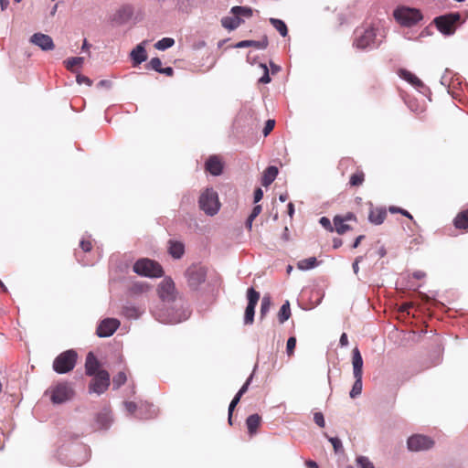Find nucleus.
<instances>
[{"mask_svg": "<svg viewBox=\"0 0 468 468\" xmlns=\"http://www.w3.org/2000/svg\"><path fill=\"white\" fill-rule=\"evenodd\" d=\"M155 320L162 324H177L186 320L190 312L185 306L184 301H174V303H161L152 311Z\"/></svg>", "mask_w": 468, "mask_h": 468, "instance_id": "1", "label": "nucleus"}, {"mask_svg": "<svg viewBox=\"0 0 468 468\" xmlns=\"http://www.w3.org/2000/svg\"><path fill=\"white\" fill-rule=\"evenodd\" d=\"M396 21L403 27H413L422 20L420 10L405 5L398 6L393 12Z\"/></svg>", "mask_w": 468, "mask_h": 468, "instance_id": "2", "label": "nucleus"}, {"mask_svg": "<svg viewBox=\"0 0 468 468\" xmlns=\"http://www.w3.org/2000/svg\"><path fill=\"white\" fill-rule=\"evenodd\" d=\"M353 45L362 50L378 48L379 43L377 40L376 30L373 27L356 28L354 32Z\"/></svg>", "mask_w": 468, "mask_h": 468, "instance_id": "3", "label": "nucleus"}, {"mask_svg": "<svg viewBox=\"0 0 468 468\" xmlns=\"http://www.w3.org/2000/svg\"><path fill=\"white\" fill-rule=\"evenodd\" d=\"M133 271L140 275L149 278H159L164 274L162 266L148 258L139 259L133 266Z\"/></svg>", "mask_w": 468, "mask_h": 468, "instance_id": "4", "label": "nucleus"}, {"mask_svg": "<svg viewBox=\"0 0 468 468\" xmlns=\"http://www.w3.org/2000/svg\"><path fill=\"white\" fill-rule=\"evenodd\" d=\"M77 352L69 349L59 354L53 361V369L58 374H66L71 371L77 362Z\"/></svg>", "mask_w": 468, "mask_h": 468, "instance_id": "5", "label": "nucleus"}, {"mask_svg": "<svg viewBox=\"0 0 468 468\" xmlns=\"http://www.w3.org/2000/svg\"><path fill=\"white\" fill-rule=\"evenodd\" d=\"M198 204L207 215L214 216L219 210L218 193L213 188L205 189L199 197Z\"/></svg>", "mask_w": 468, "mask_h": 468, "instance_id": "6", "label": "nucleus"}, {"mask_svg": "<svg viewBox=\"0 0 468 468\" xmlns=\"http://www.w3.org/2000/svg\"><path fill=\"white\" fill-rule=\"evenodd\" d=\"M460 19V14L458 12H454L436 17L434 19V23L441 34L451 36L455 32L456 26Z\"/></svg>", "mask_w": 468, "mask_h": 468, "instance_id": "7", "label": "nucleus"}, {"mask_svg": "<svg viewBox=\"0 0 468 468\" xmlns=\"http://www.w3.org/2000/svg\"><path fill=\"white\" fill-rule=\"evenodd\" d=\"M185 276L188 286L192 290H197L206 281L207 268L198 263L192 264L186 269Z\"/></svg>", "mask_w": 468, "mask_h": 468, "instance_id": "8", "label": "nucleus"}, {"mask_svg": "<svg viewBox=\"0 0 468 468\" xmlns=\"http://www.w3.org/2000/svg\"><path fill=\"white\" fill-rule=\"evenodd\" d=\"M433 445L434 441L431 437L422 434L411 435L407 441V447L410 452L428 451Z\"/></svg>", "mask_w": 468, "mask_h": 468, "instance_id": "9", "label": "nucleus"}, {"mask_svg": "<svg viewBox=\"0 0 468 468\" xmlns=\"http://www.w3.org/2000/svg\"><path fill=\"white\" fill-rule=\"evenodd\" d=\"M70 456L66 461V464L70 466H80L86 463L90 457V449L83 444L75 445L70 450Z\"/></svg>", "mask_w": 468, "mask_h": 468, "instance_id": "10", "label": "nucleus"}, {"mask_svg": "<svg viewBox=\"0 0 468 468\" xmlns=\"http://www.w3.org/2000/svg\"><path fill=\"white\" fill-rule=\"evenodd\" d=\"M110 381L109 373L106 370L101 369L93 376V378L90 383V391L101 395L107 390L110 386Z\"/></svg>", "mask_w": 468, "mask_h": 468, "instance_id": "11", "label": "nucleus"}, {"mask_svg": "<svg viewBox=\"0 0 468 468\" xmlns=\"http://www.w3.org/2000/svg\"><path fill=\"white\" fill-rule=\"evenodd\" d=\"M74 391L69 384L58 383L52 389L51 401L54 404L64 403L73 397Z\"/></svg>", "mask_w": 468, "mask_h": 468, "instance_id": "12", "label": "nucleus"}, {"mask_svg": "<svg viewBox=\"0 0 468 468\" xmlns=\"http://www.w3.org/2000/svg\"><path fill=\"white\" fill-rule=\"evenodd\" d=\"M158 294L162 303H174V301H183L181 298H176L175 293V283L171 279H164L158 286Z\"/></svg>", "mask_w": 468, "mask_h": 468, "instance_id": "13", "label": "nucleus"}, {"mask_svg": "<svg viewBox=\"0 0 468 468\" xmlns=\"http://www.w3.org/2000/svg\"><path fill=\"white\" fill-rule=\"evenodd\" d=\"M248 304L244 314V324H250L254 321L255 306L260 299V293L250 287L247 292Z\"/></svg>", "mask_w": 468, "mask_h": 468, "instance_id": "14", "label": "nucleus"}, {"mask_svg": "<svg viewBox=\"0 0 468 468\" xmlns=\"http://www.w3.org/2000/svg\"><path fill=\"white\" fill-rule=\"evenodd\" d=\"M120 326V321L115 318L103 319L97 327L96 334L99 337H109L112 335Z\"/></svg>", "mask_w": 468, "mask_h": 468, "instance_id": "15", "label": "nucleus"}, {"mask_svg": "<svg viewBox=\"0 0 468 468\" xmlns=\"http://www.w3.org/2000/svg\"><path fill=\"white\" fill-rule=\"evenodd\" d=\"M30 42L43 51H50L55 48L53 39L50 36L43 34V33H35L30 37Z\"/></svg>", "mask_w": 468, "mask_h": 468, "instance_id": "16", "label": "nucleus"}, {"mask_svg": "<svg viewBox=\"0 0 468 468\" xmlns=\"http://www.w3.org/2000/svg\"><path fill=\"white\" fill-rule=\"evenodd\" d=\"M133 16V6L125 5L117 10V12L113 16L112 21L117 25H124L132 19Z\"/></svg>", "mask_w": 468, "mask_h": 468, "instance_id": "17", "label": "nucleus"}, {"mask_svg": "<svg viewBox=\"0 0 468 468\" xmlns=\"http://www.w3.org/2000/svg\"><path fill=\"white\" fill-rule=\"evenodd\" d=\"M145 309L142 306L134 305L131 303H127L123 305L122 314L128 319H138L144 313Z\"/></svg>", "mask_w": 468, "mask_h": 468, "instance_id": "18", "label": "nucleus"}, {"mask_svg": "<svg viewBox=\"0 0 468 468\" xmlns=\"http://www.w3.org/2000/svg\"><path fill=\"white\" fill-rule=\"evenodd\" d=\"M100 362L92 352H89L85 361V371L88 376H94L100 371Z\"/></svg>", "mask_w": 468, "mask_h": 468, "instance_id": "19", "label": "nucleus"}, {"mask_svg": "<svg viewBox=\"0 0 468 468\" xmlns=\"http://www.w3.org/2000/svg\"><path fill=\"white\" fill-rule=\"evenodd\" d=\"M269 45V40L266 36H264L261 40H242L238 42L235 45L236 48H243L253 47L257 49H265Z\"/></svg>", "mask_w": 468, "mask_h": 468, "instance_id": "20", "label": "nucleus"}, {"mask_svg": "<svg viewBox=\"0 0 468 468\" xmlns=\"http://www.w3.org/2000/svg\"><path fill=\"white\" fill-rule=\"evenodd\" d=\"M206 170L212 176H219L222 173L223 165L219 158L216 155L210 156L206 162Z\"/></svg>", "mask_w": 468, "mask_h": 468, "instance_id": "21", "label": "nucleus"}, {"mask_svg": "<svg viewBox=\"0 0 468 468\" xmlns=\"http://www.w3.org/2000/svg\"><path fill=\"white\" fill-rule=\"evenodd\" d=\"M399 76L403 79L404 80L408 81L410 84H411L413 87H415L417 90L423 89L424 83L413 73L410 71L401 69L399 70Z\"/></svg>", "mask_w": 468, "mask_h": 468, "instance_id": "22", "label": "nucleus"}, {"mask_svg": "<svg viewBox=\"0 0 468 468\" xmlns=\"http://www.w3.org/2000/svg\"><path fill=\"white\" fill-rule=\"evenodd\" d=\"M353 375L363 376V358L357 347L352 350Z\"/></svg>", "mask_w": 468, "mask_h": 468, "instance_id": "23", "label": "nucleus"}, {"mask_svg": "<svg viewBox=\"0 0 468 468\" xmlns=\"http://www.w3.org/2000/svg\"><path fill=\"white\" fill-rule=\"evenodd\" d=\"M243 22L244 20L236 15H232L231 16H224L221 18L222 27L229 31L237 29Z\"/></svg>", "mask_w": 468, "mask_h": 468, "instance_id": "24", "label": "nucleus"}, {"mask_svg": "<svg viewBox=\"0 0 468 468\" xmlns=\"http://www.w3.org/2000/svg\"><path fill=\"white\" fill-rule=\"evenodd\" d=\"M157 415V409L149 403H141L137 417L139 419H151Z\"/></svg>", "mask_w": 468, "mask_h": 468, "instance_id": "25", "label": "nucleus"}, {"mask_svg": "<svg viewBox=\"0 0 468 468\" xmlns=\"http://www.w3.org/2000/svg\"><path fill=\"white\" fill-rule=\"evenodd\" d=\"M131 58L134 65H139L147 59V55L143 44H139L131 52Z\"/></svg>", "mask_w": 468, "mask_h": 468, "instance_id": "26", "label": "nucleus"}, {"mask_svg": "<svg viewBox=\"0 0 468 468\" xmlns=\"http://www.w3.org/2000/svg\"><path fill=\"white\" fill-rule=\"evenodd\" d=\"M278 175V168L271 165L265 169L261 177V185L263 186H270L276 178Z\"/></svg>", "mask_w": 468, "mask_h": 468, "instance_id": "27", "label": "nucleus"}, {"mask_svg": "<svg viewBox=\"0 0 468 468\" xmlns=\"http://www.w3.org/2000/svg\"><path fill=\"white\" fill-rule=\"evenodd\" d=\"M169 254L175 259H180L185 253V246L180 241H169Z\"/></svg>", "mask_w": 468, "mask_h": 468, "instance_id": "28", "label": "nucleus"}, {"mask_svg": "<svg viewBox=\"0 0 468 468\" xmlns=\"http://www.w3.org/2000/svg\"><path fill=\"white\" fill-rule=\"evenodd\" d=\"M387 212L384 208L372 209L368 215V220L375 225H380L385 220Z\"/></svg>", "mask_w": 468, "mask_h": 468, "instance_id": "29", "label": "nucleus"}, {"mask_svg": "<svg viewBox=\"0 0 468 468\" xmlns=\"http://www.w3.org/2000/svg\"><path fill=\"white\" fill-rule=\"evenodd\" d=\"M96 420L101 428H109L112 423L111 411L108 409H103L100 413H98Z\"/></svg>", "mask_w": 468, "mask_h": 468, "instance_id": "30", "label": "nucleus"}, {"mask_svg": "<svg viewBox=\"0 0 468 468\" xmlns=\"http://www.w3.org/2000/svg\"><path fill=\"white\" fill-rule=\"evenodd\" d=\"M230 14L236 15L240 18L242 16L249 18V17L252 16L253 10L250 6L236 5V6L231 7Z\"/></svg>", "mask_w": 468, "mask_h": 468, "instance_id": "31", "label": "nucleus"}, {"mask_svg": "<svg viewBox=\"0 0 468 468\" xmlns=\"http://www.w3.org/2000/svg\"><path fill=\"white\" fill-rule=\"evenodd\" d=\"M454 226L457 229H468V208L456 216L454 218Z\"/></svg>", "mask_w": 468, "mask_h": 468, "instance_id": "32", "label": "nucleus"}, {"mask_svg": "<svg viewBox=\"0 0 468 468\" xmlns=\"http://www.w3.org/2000/svg\"><path fill=\"white\" fill-rule=\"evenodd\" d=\"M318 265L317 259L315 257H310L298 261L297 267L302 271H308L315 268Z\"/></svg>", "mask_w": 468, "mask_h": 468, "instance_id": "33", "label": "nucleus"}, {"mask_svg": "<svg viewBox=\"0 0 468 468\" xmlns=\"http://www.w3.org/2000/svg\"><path fill=\"white\" fill-rule=\"evenodd\" d=\"M260 423H261V417L258 414L250 415L246 420V424H247L249 432L250 434H253L254 432H256Z\"/></svg>", "mask_w": 468, "mask_h": 468, "instance_id": "34", "label": "nucleus"}, {"mask_svg": "<svg viewBox=\"0 0 468 468\" xmlns=\"http://www.w3.org/2000/svg\"><path fill=\"white\" fill-rule=\"evenodd\" d=\"M84 62V58L82 57H72L64 61L65 67L67 69L77 73V70L75 69L76 66L81 67Z\"/></svg>", "mask_w": 468, "mask_h": 468, "instance_id": "35", "label": "nucleus"}, {"mask_svg": "<svg viewBox=\"0 0 468 468\" xmlns=\"http://www.w3.org/2000/svg\"><path fill=\"white\" fill-rule=\"evenodd\" d=\"M291 316V308L289 301H285V303L282 305L279 313H278V320L281 324L285 323Z\"/></svg>", "mask_w": 468, "mask_h": 468, "instance_id": "36", "label": "nucleus"}, {"mask_svg": "<svg viewBox=\"0 0 468 468\" xmlns=\"http://www.w3.org/2000/svg\"><path fill=\"white\" fill-rule=\"evenodd\" d=\"M334 224H335L334 229H335V231L339 235H343L344 233H346L347 230L350 229L349 225L345 224L344 218L340 216H335L334 218Z\"/></svg>", "mask_w": 468, "mask_h": 468, "instance_id": "37", "label": "nucleus"}, {"mask_svg": "<svg viewBox=\"0 0 468 468\" xmlns=\"http://www.w3.org/2000/svg\"><path fill=\"white\" fill-rule=\"evenodd\" d=\"M362 377L363 376H356L354 377L355 382L353 384L352 389L349 393L350 398L355 399L358 397L362 392L363 383H362Z\"/></svg>", "mask_w": 468, "mask_h": 468, "instance_id": "38", "label": "nucleus"}, {"mask_svg": "<svg viewBox=\"0 0 468 468\" xmlns=\"http://www.w3.org/2000/svg\"><path fill=\"white\" fill-rule=\"evenodd\" d=\"M270 23L281 34L282 37L287 36L288 28L286 24L282 20L278 18H270Z\"/></svg>", "mask_w": 468, "mask_h": 468, "instance_id": "39", "label": "nucleus"}, {"mask_svg": "<svg viewBox=\"0 0 468 468\" xmlns=\"http://www.w3.org/2000/svg\"><path fill=\"white\" fill-rule=\"evenodd\" d=\"M175 44V40L172 37H163L154 44V48L158 50H165Z\"/></svg>", "mask_w": 468, "mask_h": 468, "instance_id": "40", "label": "nucleus"}, {"mask_svg": "<svg viewBox=\"0 0 468 468\" xmlns=\"http://www.w3.org/2000/svg\"><path fill=\"white\" fill-rule=\"evenodd\" d=\"M127 380L126 374L124 372H119L112 378V386L114 389H118Z\"/></svg>", "mask_w": 468, "mask_h": 468, "instance_id": "41", "label": "nucleus"}, {"mask_svg": "<svg viewBox=\"0 0 468 468\" xmlns=\"http://www.w3.org/2000/svg\"><path fill=\"white\" fill-rule=\"evenodd\" d=\"M356 462L359 468H375L373 463L366 456H358Z\"/></svg>", "mask_w": 468, "mask_h": 468, "instance_id": "42", "label": "nucleus"}, {"mask_svg": "<svg viewBox=\"0 0 468 468\" xmlns=\"http://www.w3.org/2000/svg\"><path fill=\"white\" fill-rule=\"evenodd\" d=\"M363 182H364V174L362 172L355 173L350 176L349 183L353 186H358L362 185Z\"/></svg>", "mask_w": 468, "mask_h": 468, "instance_id": "43", "label": "nucleus"}, {"mask_svg": "<svg viewBox=\"0 0 468 468\" xmlns=\"http://www.w3.org/2000/svg\"><path fill=\"white\" fill-rule=\"evenodd\" d=\"M271 299L269 296H263L261 303V317L262 318L270 311Z\"/></svg>", "mask_w": 468, "mask_h": 468, "instance_id": "44", "label": "nucleus"}, {"mask_svg": "<svg viewBox=\"0 0 468 468\" xmlns=\"http://www.w3.org/2000/svg\"><path fill=\"white\" fill-rule=\"evenodd\" d=\"M326 438L332 443L334 451H335V453H339V452H343V444H342V441H341V440L339 438H337V437H328L327 435H326Z\"/></svg>", "mask_w": 468, "mask_h": 468, "instance_id": "45", "label": "nucleus"}, {"mask_svg": "<svg viewBox=\"0 0 468 468\" xmlns=\"http://www.w3.org/2000/svg\"><path fill=\"white\" fill-rule=\"evenodd\" d=\"M240 398L241 397H239V395L236 394L229 406V423L230 425H232V412H233L235 407L237 406V404L239 402Z\"/></svg>", "mask_w": 468, "mask_h": 468, "instance_id": "46", "label": "nucleus"}, {"mask_svg": "<svg viewBox=\"0 0 468 468\" xmlns=\"http://www.w3.org/2000/svg\"><path fill=\"white\" fill-rule=\"evenodd\" d=\"M148 67L151 69L155 70L156 72H159V70L162 69V62L159 58H153L149 61Z\"/></svg>", "mask_w": 468, "mask_h": 468, "instance_id": "47", "label": "nucleus"}, {"mask_svg": "<svg viewBox=\"0 0 468 468\" xmlns=\"http://www.w3.org/2000/svg\"><path fill=\"white\" fill-rule=\"evenodd\" d=\"M296 346V338L293 336L289 337L286 344V352L288 356H292Z\"/></svg>", "mask_w": 468, "mask_h": 468, "instance_id": "48", "label": "nucleus"}, {"mask_svg": "<svg viewBox=\"0 0 468 468\" xmlns=\"http://www.w3.org/2000/svg\"><path fill=\"white\" fill-rule=\"evenodd\" d=\"M388 210H389L390 213H399V214L407 217L410 219L413 218V217L410 215V213L409 211L403 209V208L391 206V207H389Z\"/></svg>", "mask_w": 468, "mask_h": 468, "instance_id": "49", "label": "nucleus"}, {"mask_svg": "<svg viewBox=\"0 0 468 468\" xmlns=\"http://www.w3.org/2000/svg\"><path fill=\"white\" fill-rule=\"evenodd\" d=\"M261 67L263 69L264 72L263 75L260 78L259 82L263 84L269 83L271 81L269 69L265 64H261Z\"/></svg>", "mask_w": 468, "mask_h": 468, "instance_id": "50", "label": "nucleus"}, {"mask_svg": "<svg viewBox=\"0 0 468 468\" xmlns=\"http://www.w3.org/2000/svg\"><path fill=\"white\" fill-rule=\"evenodd\" d=\"M191 2L192 0H177V8L182 12L187 13Z\"/></svg>", "mask_w": 468, "mask_h": 468, "instance_id": "51", "label": "nucleus"}, {"mask_svg": "<svg viewBox=\"0 0 468 468\" xmlns=\"http://www.w3.org/2000/svg\"><path fill=\"white\" fill-rule=\"evenodd\" d=\"M319 223L322 225L323 228H324L326 230L333 232L334 228L331 224V220L326 217H322L319 220Z\"/></svg>", "mask_w": 468, "mask_h": 468, "instance_id": "52", "label": "nucleus"}, {"mask_svg": "<svg viewBox=\"0 0 468 468\" xmlns=\"http://www.w3.org/2000/svg\"><path fill=\"white\" fill-rule=\"evenodd\" d=\"M314 420L321 428H324L325 425L324 418L322 412H315L314 415Z\"/></svg>", "mask_w": 468, "mask_h": 468, "instance_id": "53", "label": "nucleus"}, {"mask_svg": "<svg viewBox=\"0 0 468 468\" xmlns=\"http://www.w3.org/2000/svg\"><path fill=\"white\" fill-rule=\"evenodd\" d=\"M274 125H275L274 120L270 119L265 122V126L262 131L264 136H267L272 131V129L274 128Z\"/></svg>", "mask_w": 468, "mask_h": 468, "instance_id": "54", "label": "nucleus"}, {"mask_svg": "<svg viewBox=\"0 0 468 468\" xmlns=\"http://www.w3.org/2000/svg\"><path fill=\"white\" fill-rule=\"evenodd\" d=\"M253 378V375L251 374L246 380V382L242 385V387L239 388V390L238 391L237 395H239V397H242V395L244 393L247 392L248 388H249V386L251 382V379Z\"/></svg>", "mask_w": 468, "mask_h": 468, "instance_id": "55", "label": "nucleus"}, {"mask_svg": "<svg viewBox=\"0 0 468 468\" xmlns=\"http://www.w3.org/2000/svg\"><path fill=\"white\" fill-rule=\"evenodd\" d=\"M76 81L80 85L85 83L88 86H90L91 83H92L91 80L88 77H86L84 75H81L80 73H78L77 76H76Z\"/></svg>", "mask_w": 468, "mask_h": 468, "instance_id": "56", "label": "nucleus"}, {"mask_svg": "<svg viewBox=\"0 0 468 468\" xmlns=\"http://www.w3.org/2000/svg\"><path fill=\"white\" fill-rule=\"evenodd\" d=\"M124 406L126 410L132 414L134 413L137 410V409H139L136 403L131 401L124 402Z\"/></svg>", "mask_w": 468, "mask_h": 468, "instance_id": "57", "label": "nucleus"}, {"mask_svg": "<svg viewBox=\"0 0 468 468\" xmlns=\"http://www.w3.org/2000/svg\"><path fill=\"white\" fill-rule=\"evenodd\" d=\"M261 212V205H256L253 208H252V211L250 213V215L249 216L250 218L251 219H255L259 214Z\"/></svg>", "mask_w": 468, "mask_h": 468, "instance_id": "58", "label": "nucleus"}, {"mask_svg": "<svg viewBox=\"0 0 468 468\" xmlns=\"http://www.w3.org/2000/svg\"><path fill=\"white\" fill-rule=\"evenodd\" d=\"M80 248L83 251L88 252L91 250L92 246L90 241L82 239L80 243Z\"/></svg>", "mask_w": 468, "mask_h": 468, "instance_id": "59", "label": "nucleus"}, {"mask_svg": "<svg viewBox=\"0 0 468 468\" xmlns=\"http://www.w3.org/2000/svg\"><path fill=\"white\" fill-rule=\"evenodd\" d=\"M263 197V191L261 190V188L258 187L255 191H254V203H258Z\"/></svg>", "mask_w": 468, "mask_h": 468, "instance_id": "60", "label": "nucleus"}, {"mask_svg": "<svg viewBox=\"0 0 468 468\" xmlns=\"http://www.w3.org/2000/svg\"><path fill=\"white\" fill-rule=\"evenodd\" d=\"M363 257L362 256H358L356 258L355 261L353 262L352 264V268H353V271L356 274L358 273V271H359V262L362 261Z\"/></svg>", "mask_w": 468, "mask_h": 468, "instance_id": "61", "label": "nucleus"}, {"mask_svg": "<svg viewBox=\"0 0 468 468\" xmlns=\"http://www.w3.org/2000/svg\"><path fill=\"white\" fill-rule=\"evenodd\" d=\"M158 73L172 76L174 74V69L171 67L162 68Z\"/></svg>", "mask_w": 468, "mask_h": 468, "instance_id": "62", "label": "nucleus"}, {"mask_svg": "<svg viewBox=\"0 0 468 468\" xmlns=\"http://www.w3.org/2000/svg\"><path fill=\"white\" fill-rule=\"evenodd\" d=\"M339 344L341 346H348V338L347 335L346 333H343L339 339Z\"/></svg>", "mask_w": 468, "mask_h": 468, "instance_id": "63", "label": "nucleus"}, {"mask_svg": "<svg viewBox=\"0 0 468 468\" xmlns=\"http://www.w3.org/2000/svg\"><path fill=\"white\" fill-rule=\"evenodd\" d=\"M343 242H342V239H339V238H335L333 239V248L334 249H338L342 246Z\"/></svg>", "mask_w": 468, "mask_h": 468, "instance_id": "64", "label": "nucleus"}]
</instances>
